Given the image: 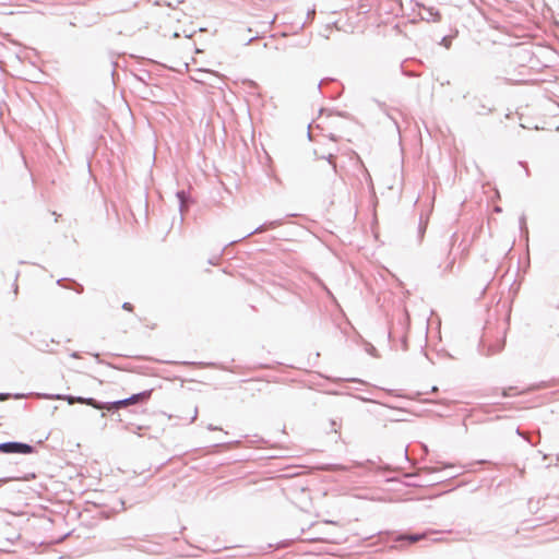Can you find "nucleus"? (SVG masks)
Instances as JSON below:
<instances>
[{
  "label": "nucleus",
  "mask_w": 559,
  "mask_h": 559,
  "mask_svg": "<svg viewBox=\"0 0 559 559\" xmlns=\"http://www.w3.org/2000/svg\"><path fill=\"white\" fill-rule=\"evenodd\" d=\"M197 414H198V411L195 409V411H194V415H193V417H192V420H194V419L197 418Z\"/></svg>",
  "instance_id": "a211bd4d"
},
{
  "label": "nucleus",
  "mask_w": 559,
  "mask_h": 559,
  "mask_svg": "<svg viewBox=\"0 0 559 559\" xmlns=\"http://www.w3.org/2000/svg\"><path fill=\"white\" fill-rule=\"evenodd\" d=\"M264 230H265V225H261V226L254 228L253 230L249 231L248 234L243 235L239 240L250 237L253 234L262 233Z\"/></svg>",
  "instance_id": "6e6552de"
},
{
  "label": "nucleus",
  "mask_w": 559,
  "mask_h": 559,
  "mask_svg": "<svg viewBox=\"0 0 559 559\" xmlns=\"http://www.w3.org/2000/svg\"><path fill=\"white\" fill-rule=\"evenodd\" d=\"M176 197L179 201V210L182 214L183 210H185L186 200H187L186 192L183 190H180L176 193Z\"/></svg>",
  "instance_id": "423d86ee"
},
{
  "label": "nucleus",
  "mask_w": 559,
  "mask_h": 559,
  "mask_svg": "<svg viewBox=\"0 0 559 559\" xmlns=\"http://www.w3.org/2000/svg\"><path fill=\"white\" fill-rule=\"evenodd\" d=\"M280 224H281V222H280V221H274V222H271V223L269 224V226H270V227H275V226H278Z\"/></svg>",
  "instance_id": "ddd939ff"
},
{
  "label": "nucleus",
  "mask_w": 559,
  "mask_h": 559,
  "mask_svg": "<svg viewBox=\"0 0 559 559\" xmlns=\"http://www.w3.org/2000/svg\"><path fill=\"white\" fill-rule=\"evenodd\" d=\"M150 395H151V391H143V392H140V393H136V394H132L131 396H129L127 399L114 401L109 405L111 407H116V409H119L121 407H126L128 405L135 404L139 401L148 399Z\"/></svg>",
  "instance_id": "f03ea898"
},
{
  "label": "nucleus",
  "mask_w": 559,
  "mask_h": 559,
  "mask_svg": "<svg viewBox=\"0 0 559 559\" xmlns=\"http://www.w3.org/2000/svg\"><path fill=\"white\" fill-rule=\"evenodd\" d=\"M71 357L76 358V357H79V355H78V353H72V354H71Z\"/></svg>",
  "instance_id": "f3484780"
},
{
  "label": "nucleus",
  "mask_w": 559,
  "mask_h": 559,
  "mask_svg": "<svg viewBox=\"0 0 559 559\" xmlns=\"http://www.w3.org/2000/svg\"><path fill=\"white\" fill-rule=\"evenodd\" d=\"M207 429H209V430H217L218 428H217L216 426H213L212 424H210V425L207 426Z\"/></svg>",
  "instance_id": "4468645a"
},
{
  "label": "nucleus",
  "mask_w": 559,
  "mask_h": 559,
  "mask_svg": "<svg viewBox=\"0 0 559 559\" xmlns=\"http://www.w3.org/2000/svg\"><path fill=\"white\" fill-rule=\"evenodd\" d=\"M442 41H443V44H447V38L442 37Z\"/></svg>",
  "instance_id": "5701e85b"
},
{
  "label": "nucleus",
  "mask_w": 559,
  "mask_h": 559,
  "mask_svg": "<svg viewBox=\"0 0 559 559\" xmlns=\"http://www.w3.org/2000/svg\"><path fill=\"white\" fill-rule=\"evenodd\" d=\"M442 41H443V44H447V38L442 37Z\"/></svg>",
  "instance_id": "b1692460"
},
{
  "label": "nucleus",
  "mask_w": 559,
  "mask_h": 559,
  "mask_svg": "<svg viewBox=\"0 0 559 559\" xmlns=\"http://www.w3.org/2000/svg\"><path fill=\"white\" fill-rule=\"evenodd\" d=\"M417 7L424 10L423 13H419V19L426 22H439L441 20V14L433 7H426L419 2L416 3Z\"/></svg>",
  "instance_id": "7ed1b4c3"
},
{
  "label": "nucleus",
  "mask_w": 559,
  "mask_h": 559,
  "mask_svg": "<svg viewBox=\"0 0 559 559\" xmlns=\"http://www.w3.org/2000/svg\"><path fill=\"white\" fill-rule=\"evenodd\" d=\"M516 433H518V435H520V436H522V433H521V431H520V429H519V428L516 429Z\"/></svg>",
  "instance_id": "a878e982"
},
{
  "label": "nucleus",
  "mask_w": 559,
  "mask_h": 559,
  "mask_svg": "<svg viewBox=\"0 0 559 559\" xmlns=\"http://www.w3.org/2000/svg\"><path fill=\"white\" fill-rule=\"evenodd\" d=\"M76 402L78 403H82V404H86V405H90L94 408H98L100 406V402H97L95 399L93 397H82V396H78L76 397Z\"/></svg>",
  "instance_id": "20e7f679"
},
{
  "label": "nucleus",
  "mask_w": 559,
  "mask_h": 559,
  "mask_svg": "<svg viewBox=\"0 0 559 559\" xmlns=\"http://www.w3.org/2000/svg\"><path fill=\"white\" fill-rule=\"evenodd\" d=\"M314 14H316V8L313 7V8H311V9H309V10H308V12H307V19L312 20V19L314 17Z\"/></svg>",
  "instance_id": "9d476101"
},
{
  "label": "nucleus",
  "mask_w": 559,
  "mask_h": 559,
  "mask_svg": "<svg viewBox=\"0 0 559 559\" xmlns=\"http://www.w3.org/2000/svg\"><path fill=\"white\" fill-rule=\"evenodd\" d=\"M495 211H496V212H501V209L497 206V207L495 209Z\"/></svg>",
  "instance_id": "4be33fe9"
},
{
  "label": "nucleus",
  "mask_w": 559,
  "mask_h": 559,
  "mask_svg": "<svg viewBox=\"0 0 559 559\" xmlns=\"http://www.w3.org/2000/svg\"><path fill=\"white\" fill-rule=\"evenodd\" d=\"M524 222H525V218L521 217V224H524Z\"/></svg>",
  "instance_id": "393cba45"
},
{
  "label": "nucleus",
  "mask_w": 559,
  "mask_h": 559,
  "mask_svg": "<svg viewBox=\"0 0 559 559\" xmlns=\"http://www.w3.org/2000/svg\"><path fill=\"white\" fill-rule=\"evenodd\" d=\"M22 396H23L22 394H16L14 397H15V399H20V397H22Z\"/></svg>",
  "instance_id": "412c9836"
},
{
  "label": "nucleus",
  "mask_w": 559,
  "mask_h": 559,
  "mask_svg": "<svg viewBox=\"0 0 559 559\" xmlns=\"http://www.w3.org/2000/svg\"><path fill=\"white\" fill-rule=\"evenodd\" d=\"M275 19H276V16H274V17L271 20V22H270V24H271V25L275 22Z\"/></svg>",
  "instance_id": "6ab92c4d"
},
{
  "label": "nucleus",
  "mask_w": 559,
  "mask_h": 559,
  "mask_svg": "<svg viewBox=\"0 0 559 559\" xmlns=\"http://www.w3.org/2000/svg\"><path fill=\"white\" fill-rule=\"evenodd\" d=\"M34 451V447L19 441H7L0 443V452L2 453H16V454H29Z\"/></svg>",
  "instance_id": "f257e3e1"
},
{
  "label": "nucleus",
  "mask_w": 559,
  "mask_h": 559,
  "mask_svg": "<svg viewBox=\"0 0 559 559\" xmlns=\"http://www.w3.org/2000/svg\"><path fill=\"white\" fill-rule=\"evenodd\" d=\"M255 38H257V36L249 38L248 41H247V45L250 44Z\"/></svg>",
  "instance_id": "dca6fc26"
},
{
  "label": "nucleus",
  "mask_w": 559,
  "mask_h": 559,
  "mask_svg": "<svg viewBox=\"0 0 559 559\" xmlns=\"http://www.w3.org/2000/svg\"><path fill=\"white\" fill-rule=\"evenodd\" d=\"M109 404H111V402H106V403H102L100 402V406L97 408V409H106V411H115L116 407H111Z\"/></svg>",
  "instance_id": "1a4fd4ad"
},
{
  "label": "nucleus",
  "mask_w": 559,
  "mask_h": 559,
  "mask_svg": "<svg viewBox=\"0 0 559 559\" xmlns=\"http://www.w3.org/2000/svg\"><path fill=\"white\" fill-rule=\"evenodd\" d=\"M80 289H78V293H82L83 288L81 285H79Z\"/></svg>",
  "instance_id": "aec40b11"
},
{
  "label": "nucleus",
  "mask_w": 559,
  "mask_h": 559,
  "mask_svg": "<svg viewBox=\"0 0 559 559\" xmlns=\"http://www.w3.org/2000/svg\"><path fill=\"white\" fill-rule=\"evenodd\" d=\"M426 537V534H408V535H402L399 537V539H406L411 543H416Z\"/></svg>",
  "instance_id": "39448f33"
},
{
  "label": "nucleus",
  "mask_w": 559,
  "mask_h": 559,
  "mask_svg": "<svg viewBox=\"0 0 559 559\" xmlns=\"http://www.w3.org/2000/svg\"><path fill=\"white\" fill-rule=\"evenodd\" d=\"M10 393H0V401H5L10 397Z\"/></svg>",
  "instance_id": "9b49d317"
},
{
  "label": "nucleus",
  "mask_w": 559,
  "mask_h": 559,
  "mask_svg": "<svg viewBox=\"0 0 559 559\" xmlns=\"http://www.w3.org/2000/svg\"><path fill=\"white\" fill-rule=\"evenodd\" d=\"M122 308H123L124 310H131V309H132V306H131V304H129V302H124V304L122 305Z\"/></svg>",
  "instance_id": "f8f14e48"
},
{
  "label": "nucleus",
  "mask_w": 559,
  "mask_h": 559,
  "mask_svg": "<svg viewBox=\"0 0 559 559\" xmlns=\"http://www.w3.org/2000/svg\"><path fill=\"white\" fill-rule=\"evenodd\" d=\"M52 397H53V399H57V400H67V401H68V403H69L70 405H72V404H74V403H78V402H76V397H78V396L57 394V395H55V396H52Z\"/></svg>",
  "instance_id": "0eeeda50"
},
{
  "label": "nucleus",
  "mask_w": 559,
  "mask_h": 559,
  "mask_svg": "<svg viewBox=\"0 0 559 559\" xmlns=\"http://www.w3.org/2000/svg\"><path fill=\"white\" fill-rule=\"evenodd\" d=\"M332 158H333V155H329L328 160L330 164H333Z\"/></svg>",
  "instance_id": "2eb2a0df"
}]
</instances>
